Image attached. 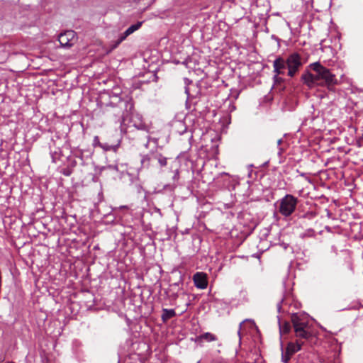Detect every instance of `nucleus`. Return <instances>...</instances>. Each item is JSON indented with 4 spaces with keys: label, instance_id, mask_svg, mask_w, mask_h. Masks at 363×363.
<instances>
[{
    "label": "nucleus",
    "instance_id": "15",
    "mask_svg": "<svg viewBox=\"0 0 363 363\" xmlns=\"http://www.w3.org/2000/svg\"><path fill=\"white\" fill-rule=\"evenodd\" d=\"M291 330V325L288 322H284L283 324L279 323L280 334H287Z\"/></svg>",
    "mask_w": 363,
    "mask_h": 363
},
{
    "label": "nucleus",
    "instance_id": "17",
    "mask_svg": "<svg viewBox=\"0 0 363 363\" xmlns=\"http://www.w3.org/2000/svg\"><path fill=\"white\" fill-rule=\"evenodd\" d=\"M291 356H292L291 354H287V351L286 350L285 353L282 354V361L284 363H286L290 359Z\"/></svg>",
    "mask_w": 363,
    "mask_h": 363
},
{
    "label": "nucleus",
    "instance_id": "5",
    "mask_svg": "<svg viewBox=\"0 0 363 363\" xmlns=\"http://www.w3.org/2000/svg\"><path fill=\"white\" fill-rule=\"evenodd\" d=\"M77 35L74 30H67L58 37L59 43L62 48H69L77 42Z\"/></svg>",
    "mask_w": 363,
    "mask_h": 363
},
{
    "label": "nucleus",
    "instance_id": "21",
    "mask_svg": "<svg viewBox=\"0 0 363 363\" xmlns=\"http://www.w3.org/2000/svg\"><path fill=\"white\" fill-rule=\"evenodd\" d=\"M185 93L189 95V89L187 87L185 88Z\"/></svg>",
    "mask_w": 363,
    "mask_h": 363
},
{
    "label": "nucleus",
    "instance_id": "19",
    "mask_svg": "<svg viewBox=\"0 0 363 363\" xmlns=\"http://www.w3.org/2000/svg\"><path fill=\"white\" fill-rule=\"evenodd\" d=\"M94 145L96 146V145H99V147H101V145L103 144H101L99 141V138L98 136H95L94 138Z\"/></svg>",
    "mask_w": 363,
    "mask_h": 363
},
{
    "label": "nucleus",
    "instance_id": "13",
    "mask_svg": "<svg viewBox=\"0 0 363 363\" xmlns=\"http://www.w3.org/2000/svg\"><path fill=\"white\" fill-rule=\"evenodd\" d=\"M143 21H138L137 23L131 25L128 28L125 30L126 33L130 35L138 29L140 28V27L143 25Z\"/></svg>",
    "mask_w": 363,
    "mask_h": 363
},
{
    "label": "nucleus",
    "instance_id": "7",
    "mask_svg": "<svg viewBox=\"0 0 363 363\" xmlns=\"http://www.w3.org/2000/svg\"><path fill=\"white\" fill-rule=\"evenodd\" d=\"M193 281L196 288L205 289L208 286V278L203 272H196L193 276Z\"/></svg>",
    "mask_w": 363,
    "mask_h": 363
},
{
    "label": "nucleus",
    "instance_id": "2",
    "mask_svg": "<svg viewBox=\"0 0 363 363\" xmlns=\"http://www.w3.org/2000/svg\"><path fill=\"white\" fill-rule=\"evenodd\" d=\"M310 67L315 72H318L320 77L321 78V86H326L330 88L337 84V79L334 74L331 71L323 67L320 62H314L310 65Z\"/></svg>",
    "mask_w": 363,
    "mask_h": 363
},
{
    "label": "nucleus",
    "instance_id": "12",
    "mask_svg": "<svg viewBox=\"0 0 363 363\" xmlns=\"http://www.w3.org/2000/svg\"><path fill=\"white\" fill-rule=\"evenodd\" d=\"M176 313L173 309L164 308L162 310V319L164 322L167 321L168 320L174 317Z\"/></svg>",
    "mask_w": 363,
    "mask_h": 363
},
{
    "label": "nucleus",
    "instance_id": "11",
    "mask_svg": "<svg viewBox=\"0 0 363 363\" xmlns=\"http://www.w3.org/2000/svg\"><path fill=\"white\" fill-rule=\"evenodd\" d=\"M128 36H129V35L125 30L123 33H121L118 36V40H116V41H113V42L111 43V48H110L109 52H111V51L113 50L114 49H116L123 40H125L126 39V38Z\"/></svg>",
    "mask_w": 363,
    "mask_h": 363
},
{
    "label": "nucleus",
    "instance_id": "18",
    "mask_svg": "<svg viewBox=\"0 0 363 363\" xmlns=\"http://www.w3.org/2000/svg\"><path fill=\"white\" fill-rule=\"evenodd\" d=\"M61 172H62L64 175H65V176H69V175L71 174V173H72V171H71V169H69V168H66V169H62L61 170Z\"/></svg>",
    "mask_w": 363,
    "mask_h": 363
},
{
    "label": "nucleus",
    "instance_id": "9",
    "mask_svg": "<svg viewBox=\"0 0 363 363\" xmlns=\"http://www.w3.org/2000/svg\"><path fill=\"white\" fill-rule=\"evenodd\" d=\"M304 342L301 339H298L295 342H290L287 344L286 350L287 351V354L293 355L298 351L301 350L302 345Z\"/></svg>",
    "mask_w": 363,
    "mask_h": 363
},
{
    "label": "nucleus",
    "instance_id": "4",
    "mask_svg": "<svg viewBox=\"0 0 363 363\" xmlns=\"http://www.w3.org/2000/svg\"><path fill=\"white\" fill-rule=\"evenodd\" d=\"M302 66L301 57L297 52L289 55L286 59L288 76L293 77Z\"/></svg>",
    "mask_w": 363,
    "mask_h": 363
},
{
    "label": "nucleus",
    "instance_id": "8",
    "mask_svg": "<svg viewBox=\"0 0 363 363\" xmlns=\"http://www.w3.org/2000/svg\"><path fill=\"white\" fill-rule=\"evenodd\" d=\"M286 66V60L282 57H277L273 62L274 72L276 74L274 79H278V75L283 74Z\"/></svg>",
    "mask_w": 363,
    "mask_h": 363
},
{
    "label": "nucleus",
    "instance_id": "10",
    "mask_svg": "<svg viewBox=\"0 0 363 363\" xmlns=\"http://www.w3.org/2000/svg\"><path fill=\"white\" fill-rule=\"evenodd\" d=\"M218 340L217 337L211 333H205L201 335L196 336L194 339V342L199 344H201L203 341L213 342Z\"/></svg>",
    "mask_w": 363,
    "mask_h": 363
},
{
    "label": "nucleus",
    "instance_id": "14",
    "mask_svg": "<svg viewBox=\"0 0 363 363\" xmlns=\"http://www.w3.org/2000/svg\"><path fill=\"white\" fill-rule=\"evenodd\" d=\"M277 146H278V157L282 156V152L284 150V149L286 147L287 145L285 141L283 140L282 138L279 139L277 142Z\"/></svg>",
    "mask_w": 363,
    "mask_h": 363
},
{
    "label": "nucleus",
    "instance_id": "3",
    "mask_svg": "<svg viewBox=\"0 0 363 363\" xmlns=\"http://www.w3.org/2000/svg\"><path fill=\"white\" fill-rule=\"evenodd\" d=\"M297 204V199L291 196H285L280 201L279 212L285 216H290L295 210Z\"/></svg>",
    "mask_w": 363,
    "mask_h": 363
},
{
    "label": "nucleus",
    "instance_id": "16",
    "mask_svg": "<svg viewBox=\"0 0 363 363\" xmlns=\"http://www.w3.org/2000/svg\"><path fill=\"white\" fill-rule=\"evenodd\" d=\"M119 147V145H108L107 144H103L101 145V148L105 151V152H107V151H112V152H116L117 151V150L118 149Z\"/></svg>",
    "mask_w": 363,
    "mask_h": 363
},
{
    "label": "nucleus",
    "instance_id": "1",
    "mask_svg": "<svg viewBox=\"0 0 363 363\" xmlns=\"http://www.w3.org/2000/svg\"><path fill=\"white\" fill-rule=\"evenodd\" d=\"M291 321L293 324L296 338L308 340L311 337L309 331L308 321L304 315L293 313L291 316Z\"/></svg>",
    "mask_w": 363,
    "mask_h": 363
},
{
    "label": "nucleus",
    "instance_id": "22",
    "mask_svg": "<svg viewBox=\"0 0 363 363\" xmlns=\"http://www.w3.org/2000/svg\"><path fill=\"white\" fill-rule=\"evenodd\" d=\"M9 363H14V362H9Z\"/></svg>",
    "mask_w": 363,
    "mask_h": 363
},
{
    "label": "nucleus",
    "instance_id": "20",
    "mask_svg": "<svg viewBox=\"0 0 363 363\" xmlns=\"http://www.w3.org/2000/svg\"><path fill=\"white\" fill-rule=\"evenodd\" d=\"M161 165H165L166 164V160H160Z\"/></svg>",
    "mask_w": 363,
    "mask_h": 363
},
{
    "label": "nucleus",
    "instance_id": "6",
    "mask_svg": "<svg viewBox=\"0 0 363 363\" xmlns=\"http://www.w3.org/2000/svg\"><path fill=\"white\" fill-rule=\"evenodd\" d=\"M301 80L309 88H313L316 85H321V78L320 77L318 72L312 74L309 72H306L302 74Z\"/></svg>",
    "mask_w": 363,
    "mask_h": 363
}]
</instances>
